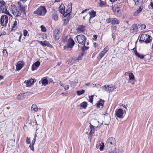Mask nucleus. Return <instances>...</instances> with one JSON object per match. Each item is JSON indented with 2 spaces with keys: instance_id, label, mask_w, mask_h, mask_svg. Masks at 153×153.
<instances>
[{
  "instance_id": "4d7b16f0",
  "label": "nucleus",
  "mask_w": 153,
  "mask_h": 153,
  "mask_svg": "<svg viewBox=\"0 0 153 153\" xmlns=\"http://www.w3.org/2000/svg\"><path fill=\"white\" fill-rule=\"evenodd\" d=\"M0 33H1V36L5 35L6 33L5 32H0Z\"/></svg>"
},
{
  "instance_id": "5701e85b",
  "label": "nucleus",
  "mask_w": 153,
  "mask_h": 153,
  "mask_svg": "<svg viewBox=\"0 0 153 153\" xmlns=\"http://www.w3.org/2000/svg\"><path fill=\"white\" fill-rule=\"evenodd\" d=\"M52 17L55 21H57L58 19V16L57 12L54 11L52 14Z\"/></svg>"
},
{
  "instance_id": "f8f14e48",
  "label": "nucleus",
  "mask_w": 153,
  "mask_h": 153,
  "mask_svg": "<svg viewBox=\"0 0 153 153\" xmlns=\"http://www.w3.org/2000/svg\"><path fill=\"white\" fill-rule=\"evenodd\" d=\"M130 30L131 33H136L138 31V27L136 25H133L131 27Z\"/></svg>"
},
{
  "instance_id": "6e6552de",
  "label": "nucleus",
  "mask_w": 153,
  "mask_h": 153,
  "mask_svg": "<svg viewBox=\"0 0 153 153\" xmlns=\"http://www.w3.org/2000/svg\"><path fill=\"white\" fill-rule=\"evenodd\" d=\"M75 42L74 40L71 38H69L67 42L66 45L64 47V49L66 48H72Z\"/></svg>"
},
{
  "instance_id": "052dcab7",
  "label": "nucleus",
  "mask_w": 153,
  "mask_h": 153,
  "mask_svg": "<svg viewBox=\"0 0 153 153\" xmlns=\"http://www.w3.org/2000/svg\"><path fill=\"white\" fill-rule=\"evenodd\" d=\"M90 128H92L93 127H94V128L95 127V126H93V125L91 124V123H90Z\"/></svg>"
},
{
  "instance_id": "c756f323",
  "label": "nucleus",
  "mask_w": 153,
  "mask_h": 153,
  "mask_svg": "<svg viewBox=\"0 0 153 153\" xmlns=\"http://www.w3.org/2000/svg\"><path fill=\"white\" fill-rule=\"evenodd\" d=\"M129 78L130 80H133L134 79V76L133 74L132 73H130L129 74Z\"/></svg>"
},
{
  "instance_id": "72a5a7b5",
  "label": "nucleus",
  "mask_w": 153,
  "mask_h": 153,
  "mask_svg": "<svg viewBox=\"0 0 153 153\" xmlns=\"http://www.w3.org/2000/svg\"><path fill=\"white\" fill-rule=\"evenodd\" d=\"M105 53L103 51H102L99 54V56L100 57V59H101L105 55Z\"/></svg>"
},
{
  "instance_id": "4c0bfd02",
  "label": "nucleus",
  "mask_w": 153,
  "mask_h": 153,
  "mask_svg": "<svg viewBox=\"0 0 153 153\" xmlns=\"http://www.w3.org/2000/svg\"><path fill=\"white\" fill-rule=\"evenodd\" d=\"M93 97L94 96L93 95H91L89 97V101L91 103H92L93 102Z\"/></svg>"
},
{
  "instance_id": "5fc2aeb1",
  "label": "nucleus",
  "mask_w": 153,
  "mask_h": 153,
  "mask_svg": "<svg viewBox=\"0 0 153 153\" xmlns=\"http://www.w3.org/2000/svg\"><path fill=\"white\" fill-rule=\"evenodd\" d=\"M22 36V34L20 35L19 36V39L18 40V41L20 42H21V38Z\"/></svg>"
},
{
  "instance_id": "b1692460",
  "label": "nucleus",
  "mask_w": 153,
  "mask_h": 153,
  "mask_svg": "<svg viewBox=\"0 0 153 153\" xmlns=\"http://www.w3.org/2000/svg\"><path fill=\"white\" fill-rule=\"evenodd\" d=\"M38 108L36 105L35 104L32 105L31 108V110L32 111L36 112L38 111Z\"/></svg>"
},
{
  "instance_id": "20e7f679",
  "label": "nucleus",
  "mask_w": 153,
  "mask_h": 153,
  "mask_svg": "<svg viewBox=\"0 0 153 153\" xmlns=\"http://www.w3.org/2000/svg\"><path fill=\"white\" fill-rule=\"evenodd\" d=\"M6 7L5 2L3 1H0V12L12 16L9 12L7 10Z\"/></svg>"
},
{
  "instance_id": "6ab92c4d",
  "label": "nucleus",
  "mask_w": 153,
  "mask_h": 153,
  "mask_svg": "<svg viewBox=\"0 0 153 153\" xmlns=\"http://www.w3.org/2000/svg\"><path fill=\"white\" fill-rule=\"evenodd\" d=\"M34 83V80L31 79H29L26 82V85L27 87H30Z\"/></svg>"
},
{
  "instance_id": "c85d7f7f",
  "label": "nucleus",
  "mask_w": 153,
  "mask_h": 153,
  "mask_svg": "<svg viewBox=\"0 0 153 153\" xmlns=\"http://www.w3.org/2000/svg\"><path fill=\"white\" fill-rule=\"evenodd\" d=\"M17 22L16 20L15 21L13 22V24L12 28L11 30H15L17 28Z\"/></svg>"
},
{
  "instance_id": "0eeeda50",
  "label": "nucleus",
  "mask_w": 153,
  "mask_h": 153,
  "mask_svg": "<svg viewBox=\"0 0 153 153\" xmlns=\"http://www.w3.org/2000/svg\"><path fill=\"white\" fill-rule=\"evenodd\" d=\"M116 144V140L113 137H109L106 141V145L107 146L111 147V146H115Z\"/></svg>"
},
{
  "instance_id": "680f3d73",
  "label": "nucleus",
  "mask_w": 153,
  "mask_h": 153,
  "mask_svg": "<svg viewBox=\"0 0 153 153\" xmlns=\"http://www.w3.org/2000/svg\"><path fill=\"white\" fill-rule=\"evenodd\" d=\"M72 3L70 2V3H69L68 4V5H69V6L70 7L71 6V7H72Z\"/></svg>"
},
{
  "instance_id": "3c124183",
  "label": "nucleus",
  "mask_w": 153,
  "mask_h": 153,
  "mask_svg": "<svg viewBox=\"0 0 153 153\" xmlns=\"http://www.w3.org/2000/svg\"><path fill=\"white\" fill-rule=\"evenodd\" d=\"M35 142H36V139L35 138H34L31 144H32L34 145V143H35Z\"/></svg>"
},
{
  "instance_id": "a19ab883",
  "label": "nucleus",
  "mask_w": 153,
  "mask_h": 153,
  "mask_svg": "<svg viewBox=\"0 0 153 153\" xmlns=\"http://www.w3.org/2000/svg\"><path fill=\"white\" fill-rule=\"evenodd\" d=\"M26 143L28 144H29L30 143V137H27L26 139Z\"/></svg>"
},
{
  "instance_id": "f03ea898",
  "label": "nucleus",
  "mask_w": 153,
  "mask_h": 153,
  "mask_svg": "<svg viewBox=\"0 0 153 153\" xmlns=\"http://www.w3.org/2000/svg\"><path fill=\"white\" fill-rule=\"evenodd\" d=\"M152 38L149 34H144L141 35L140 41H142L146 44L150 43L152 40Z\"/></svg>"
},
{
  "instance_id": "4be33fe9",
  "label": "nucleus",
  "mask_w": 153,
  "mask_h": 153,
  "mask_svg": "<svg viewBox=\"0 0 153 153\" xmlns=\"http://www.w3.org/2000/svg\"><path fill=\"white\" fill-rule=\"evenodd\" d=\"M143 8L142 7H140L133 14L134 16H137L142 11Z\"/></svg>"
},
{
  "instance_id": "1a4fd4ad",
  "label": "nucleus",
  "mask_w": 153,
  "mask_h": 153,
  "mask_svg": "<svg viewBox=\"0 0 153 153\" xmlns=\"http://www.w3.org/2000/svg\"><path fill=\"white\" fill-rule=\"evenodd\" d=\"M102 87L103 90L108 93L112 92L114 89L115 88V86L112 85H108L107 86L105 85Z\"/></svg>"
},
{
  "instance_id": "f704fd0d",
  "label": "nucleus",
  "mask_w": 153,
  "mask_h": 153,
  "mask_svg": "<svg viewBox=\"0 0 153 153\" xmlns=\"http://www.w3.org/2000/svg\"><path fill=\"white\" fill-rule=\"evenodd\" d=\"M104 146V143H101L100 145V151H102L103 150Z\"/></svg>"
},
{
  "instance_id": "0e129e2a",
  "label": "nucleus",
  "mask_w": 153,
  "mask_h": 153,
  "mask_svg": "<svg viewBox=\"0 0 153 153\" xmlns=\"http://www.w3.org/2000/svg\"><path fill=\"white\" fill-rule=\"evenodd\" d=\"M36 136H37L36 134H35V135H34V138H35V139H36Z\"/></svg>"
},
{
  "instance_id": "49530a36",
  "label": "nucleus",
  "mask_w": 153,
  "mask_h": 153,
  "mask_svg": "<svg viewBox=\"0 0 153 153\" xmlns=\"http://www.w3.org/2000/svg\"><path fill=\"white\" fill-rule=\"evenodd\" d=\"M69 86L68 85H67L66 86H65L64 87V89L66 90H68L69 88Z\"/></svg>"
},
{
  "instance_id": "774afa93",
  "label": "nucleus",
  "mask_w": 153,
  "mask_h": 153,
  "mask_svg": "<svg viewBox=\"0 0 153 153\" xmlns=\"http://www.w3.org/2000/svg\"><path fill=\"white\" fill-rule=\"evenodd\" d=\"M90 84V83H86V84H85V85H87V86H88V85H89Z\"/></svg>"
},
{
  "instance_id": "de8ad7c7",
  "label": "nucleus",
  "mask_w": 153,
  "mask_h": 153,
  "mask_svg": "<svg viewBox=\"0 0 153 153\" xmlns=\"http://www.w3.org/2000/svg\"><path fill=\"white\" fill-rule=\"evenodd\" d=\"M146 28V25L144 24H142L141 25V28L143 29H145Z\"/></svg>"
},
{
  "instance_id": "7ed1b4c3",
  "label": "nucleus",
  "mask_w": 153,
  "mask_h": 153,
  "mask_svg": "<svg viewBox=\"0 0 153 153\" xmlns=\"http://www.w3.org/2000/svg\"><path fill=\"white\" fill-rule=\"evenodd\" d=\"M10 11L15 17L19 16L21 15V11L19 8H17L14 4H12Z\"/></svg>"
},
{
  "instance_id": "c9c22d12",
  "label": "nucleus",
  "mask_w": 153,
  "mask_h": 153,
  "mask_svg": "<svg viewBox=\"0 0 153 153\" xmlns=\"http://www.w3.org/2000/svg\"><path fill=\"white\" fill-rule=\"evenodd\" d=\"M3 53L4 56H6L8 55V53L7 50L4 49L3 50Z\"/></svg>"
},
{
  "instance_id": "2f4dec72",
  "label": "nucleus",
  "mask_w": 153,
  "mask_h": 153,
  "mask_svg": "<svg viewBox=\"0 0 153 153\" xmlns=\"http://www.w3.org/2000/svg\"><path fill=\"white\" fill-rule=\"evenodd\" d=\"M64 7H62V8H61V7H59V12L61 14H64V13H65V7H64V9L63 8Z\"/></svg>"
},
{
  "instance_id": "393cba45",
  "label": "nucleus",
  "mask_w": 153,
  "mask_h": 153,
  "mask_svg": "<svg viewBox=\"0 0 153 153\" xmlns=\"http://www.w3.org/2000/svg\"><path fill=\"white\" fill-rule=\"evenodd\" d=\"M39 42L41 45H42L44 47L45 46H49V45L50 44L47 41H44L42 42V41H39Z\"/></svg>"
},
{
  "instance_id": "a18cd8bd",
  "label": "nucleus",
  "mask_w": 153,
  "mask_h": 153,
  "mask_svg": "<svg viewBox=\"0 0 153 153\" xmlns=\"http://www.w3.org/2000/svg\"><path fill=\"white\" fill-rule=\"evenodd\" d=\"M91 131L90 132L91 133H93L94 132V128L93 127L92 128H90Z\"/></svg>"
},
{
  "instance_id": "4468645a",
  "label": "nucleus",
  "mask_w": 153,
  "mask_h": 153,
  "mask_svg": "<svg viewBox=\"0 0 153 153\" xmlns=\"http://www.w3.org/2000/svg\"><path fill=\"white\" fill-rule=\"evenodd\" d=\"M61 36L59 31L58 30L55 33V34L53 36V38L55 40H57L60 38Z\"/></svg>"
},
{
  "instance_id": "bb28decb",
  "label": "nucleus",
  "mask_w": 153,
  "mask_h": 153,
  "mask_svg": "<svg viewBox=\"0 0 153 153\" xmlns=\"http://www.w3.org/2000/svg\"><path fill=\"white\" fill-rule=\"evenodd\" d=\"M134 53L135 55L137 56L141 59H143L144 57V56L143 54L138 53L137 51H134Z\"/></svg>"
},
{
  "instance_id": "9b49d317",
  "label": "nucleus",
  "mask_w": 153,
  "mask_h": 153,
  "mask_svg": "<svg viewBox=\"0 0 153 153\" xmlns=\"http://www.w3.org/2000/svg\"><path fill=\"white\" fill-rule=\"evenodd\" d=\"M25 64V63L23 61L19 62L16 65V69L17 71L20 70L23 67Z\"/></svg>"
},
{
  "instance_id": "423d86ee",
  "label": "nucleus",
  "mask_w": 153,
  "mask_h": 153,
  "mask_svg": "<svg viewBox=\"0 0 153 153\" xmlns=\"http://www.w3.org/2000/svg\"><path fill=\"white\" fill-rule=\"evenodd\" d=\"M78 43L82 45H85V37L83 35H77L76 37Z\"/></svg>"
},
{
  "instance_id": "e433bc0d",
  "label": "nucleus",
  "mask_w": 153,
  "mask_h": 153,
  "mask_svg": "<svg viewBox=\"0 0 153 153\" xmlns=\"http://www.w3.org/2000/svg\"><path fill=\"white\" fill-rule=\"evenodd\" d=\"M41 30L43 32H45L46 31V29L45 27L43 25H42L41 26Z\"/></svg>"
},
{
  "instance_id": "79ce46f5",
  "label": "nucleus",
  "mask_w": 153,
  "mask_h": 153,
  "mask_svg": "<svg viewBox=\"0 0 153 153\" xmlns=\"http://www.w3.org/2000/svg\"><path fill=\"white\" fill-rule=\"evenodd\" d=\"M33 145H34L31 144L29 146V147H30V149L31 150L33 151H34V148Z\"/></svg>"
},
{
  "instance_id": "473e14b6",
  "label": "nucleus",
  "mask_w": 153,
  "mask_h": 153,
  "mask_svg": "<svg viewBox=\"0 0 153 153\" xmlns=\"http://www.w3.org/2000/svg\"><path fill=\"white\" fill-rule=\"evenodd\" d=\"M42 84L45 86L48 84V81L47 79H43L42 82Z\"/></svg>"
},
{
  "instance_id": "c03bdc74",
  "label": "nucleus",
  "mask_w": 153,
  "mask_h": 153,
  "mask_svg": "<svg viewBox=\"0 0 153 153\" xmlns=\"http://www.w3.org/2000/svg\"><path fill=\"white\" fill-rule=\"evenodd\" d=\"M27 33H28V32L27 31V30H24V33H23L24 36H26L27 35Z\"/></svg>"
},
{
  "instance_id": "cd10ccee",
  "label": "nucleus",
  "mask_w": 153,
  "mask_h": 153,
  "mask_svg": "<svg viewBox=\"0 0 153 153\" xmlns=\"http://www.w3.org/2000/svg\"><path fill=\"white\" fill-rule=\"evenodd\" d=\"M87 104L85 102H84L80 104V106L81 108L85 109L87 107Z\"/></svg>"
},
{
  "instance_id": "ea45409f",
  "label": "nucleus",
  "mask_w": 153,
  "mask_h": 153,
  "mask_svg": "<svg viewBox=\"0 0 153 153\" xmlns=\"http://www.w3.org/2000/svg\"><path fill=\"white\" fill-rule=\"evenodd\" d=\"M111 18H110L107 19L106 20V22L108 23H111Z\"/></svg>"
},
{
  "instance_id": "bf43d9fd",
  "label": "nucleus",
  "mask_w": 153,
  "mask_h": 153,
  "mask_svg": "<svg viewBox=\"0 0 153 153\" xmlns=\"http://www.w3.org/2000/svg\"><path fill=\"white\" fill-rule=\"evenodd\" d=\"M150 6L152 7L153 8V2H152L150 3Z\"/></svg>"
},
{
  "instance_id": "dca6fc26",
  "label": "nucleus",
  "mask_w": 153,
  "mask_h": 153,
  "mask_svg": "<svg viewBox=\"0 0 153 153\" xmlns=\"http://www.w3.org/2000/svg\"><path fill=\"white\" fill-rule=\"evenodd\" d=\"M89 14L90 16V18L89 19V22H90L91 21V19L92 18L96 16V13L94 10H93L89 13Z\"/></svg>"
},
{
  "instance_id": "f3484780",
  "label": "nucleus",
  "mask_w": 153,
  "mask_h": 153,
  "mask_svg": "<svg viewBox=\"0 0 153 153\" xmlns=\"http://www.w3.org/2000/svg\"><path fill=\"white\" fill-rule=\"evenodd\" d=\"M72 10V7H70L67 10L66 12H65V13H64L63 16L65 17L67 16L68 15L69 16L70 15V13Z\"/></svg>"
},
{
  "instance_id": "ddd939ff",
  "label": "nucleus",
  "mask_w": 153,
  "mask_h": 153,
  "mask_svg": "<svg viewBox=\"0 0 153 153\" xmlns=\"http://www.w3.org/2000/svg\"><path fill=\"white\" fill-rule=\"evenodd\" d=\"M104 103V101L102 99H100L99 102L96 104V106L97 108H102L103 106Z\"/></svg>"
},
{
  "instance_id": "7c9ffc66",
  "label": "nucleus",
  "mask_w": 153,
  "mask_h": 153,
  "mask_svg": "<svg viewBox=\"0 0 153 153\" xmlns=\"http://www.w3.org/2000/svg\"><path fill=\"white\" fill-rule=\"evenodd\" d=\"M85 91L84 90H82L81 91H77V93L78 95H80L84 93Z\"/></svg>"
},
{
  "instance_id": "58836bf2",
  "label": "nucleus",
  "mask_w": 153,
  "mask_h": 153,
  "mask_svg": "<svg viewBox=\"0 0 153 153\" xmlns=\"http://www.w3.org/2000/svg\"><path fill=\"white\" fill-rule=\"evenodd\" d=\"M108 47L107 46H106L102 51H103L105 53H106L108 51Z\"/></svg>"
},
{
  "instance_id": "13d9d810",
  "label": "nucleus",
  "mask_w": 153,
  "mask_h": 153,
  "mask_svg": "<svg viewBox=\"0 0 153 153\" xmlns=\"http://www.w3.org/2000/svg\"><path fill=\"white\" fill-rule=\"evenodd\" d=\"M117 1V0H110V1L112 3H114L115 1Z\"/></svg>"
},
{
  "instance_id": "8fccbe9b",
  "label": "nucleus",
  "mask_w": 153,
  "mask_h": 153,
  "mask_svg": "<svg viewBox=\"0 0 153 153\" xmlns=\"http://www.w3.org/2000/svg\"><path fill=\"white\" fill-rule=\"evenodd\" d=\"M88 10V9H85V10H83V11H82L81 13V14H82V13H84L87 12Z\"/></svg>"
},
{
  "instance_id": "09e8293b",
  "label": "nucleus",
  "mask_w": 153,
  "mask_h": 153,
  "mask_svg": "<svg viewBox=\"0 0 153 153\" xmlns=\"http://www.w3.org/2000/svg\"><path fill=\"white\" fill-rule=\"evenodd\" d=\"M94 38L93 40H96L97 38V35H94L93 36Z\"/></svg>"
},
{
  "instance_id": "37998d69",
  "label": "nucleus",
  "mask_w": 153,
  "mask_h": 153,
  "mask_svg": "<svg viewBox=\"0 0 153 153\" xmlns=\"http://www.w3.org/2000/svg\"><path fill=\"white\" fill-rule=\"evenodd\" d=\"M91 86H93V87H95L97 88H98V86H100V85L99 84L97 85L96 84H93L92 85V84H91Z\"/></svg>"
},
{
  "instance_id": "aec40b11",
  "label": "nucleus",
  "mask_w": 153,
  "mask_h": 153,
  "mask_svg": "<svg viewBox=\"0 0 153 153\" xmlns=\"http://www.w3.org/2000/svg\"><path fill=\"white\" fill-rule=\"evenodd\" d=\"M111 24L112 25L118 24L120 23V21L115 18H111Z\"/></svg>"
},
{
  "instance_id": "69168bd1",
  "label": "nucleus",
  "mask_w": 153,
  "mask_h": 153,
  "mask_svg": "<svg viewBox=\"0 0 153 153\" xmlns=\"http://www.w3.org/2000/svg\"><path fill=\"white\" fill-rule=\"evenodd\" d=\"M3 78V77L2 76L0 75V79H2Z\"/></svg>"
},
{
  "instance_id": "864d4df0",
  "label": "nucleus",
  "mask_w": 153,
  "mask_h": 153,
  "mask_svg": "<svg viewBox=\"0 0 153 153\" xmlns=\"http://www.w3.org/2000/svg\"><path fill=\"white\" fill-rule=\"evenodd\" d=\"M100 5L101 7H103L104 6V4L101 2L100 4Z\"/></svg>"
},
{
  "instance_id": "6e6d98bb",
  "label": "nucleus",
  "mask_w": 153,
  "mask_h": 153,
  "mask_svg": "<svg viewBox=\"0 0 153 153\" xmlns=\"http://www.w3.org/2000/svg\"><path fill=\"white\" fill-rule=\"evenodd\" d=\"M82 54L81 55H79V56L78 57V58L77 59L78 60H80V59L81 58H82Z\"/></svg>"
},
{
  "instance_id": "603ef678",
  "label": "nucleus",
  "mask_w": 153,
  "mask_h": 153,
  "mask_svg": "<svg viewBox=\"0 0 153 153\" xmlns=\"http://www.w3.org/2000/svg\"><path fill=\"white\" fill-rule=\"evenodd\" d=\"M137 1L140 3H142L143 2V0H137Z\"/></svg>"
},
{
  "instance_id": "e2e57ef3",
  "label": "nucleus",
  "mask_w": 153,
  "mask_h": 153,
  "mask_svg": "<svg viewBox=\"0 0 153 153\" xmlns=\"http://www.w3.org/2000/svg\"><path fill=\"white\" fill-rule=\"evenodd\" d=\"M60 1V0H55V2H59Z\"/></svg>"
},
{
  "instance_id": "a211bd4d",
  "label": "nucleus",
  "mask_w": 153,
  "mask_h": 153,
  "mask_svg": "<svg viewBox=\"0 0 153 153\" xmlns=\"http://www.w3.org/2000/svg\"><path fill=\"white\" fill-rule=\"evenodd\" d=\"M40 62H39L37 61L35 62L34 65H33L32 66V71L35 70L36 68V67H38L40 65Z\"/></svg>"
},
{
  "instance_id": "9d476101",
  "label": "nucleus",
  "mask_w": 153,
  "mask_h": 153,
  "mask_svg": "<svg viewBox=\"0 0 153 153\" xmlns=\"http://www.w3.org/2000/svg\"><path fill=\"white\" fill-rule=\"evenodd\" d=\"M116 116L118 117L121 118L123 117V110L122 109L120 108L117 110L116 111Z\"/></svg>"
},
{
  "instance_id": "2eb2a0df",
  "label": "nucleus",
  "mask_w": 153,
  "mask_h": 153,
  "mask_svg": "<svg viewBox=\"0 0 153 153\" xmlns=\"http://www.w3.org/2000/svg\"><path fill=\"white\" fill-rule=\"evenodd\" d=\"M85 29V27L83 25H79L76 28V30L77 32H83Z\"/></svg>"
},
{
  "instance_id": "338daca9",
  "label": "nucleus",
  "mask_w": 153,
  "mask_h": 153,
  "mask_svg": "<svg viewBox=\"0 0 153 153\" xmlns=\"http://www.w3.org/2000/svg\"><path fill=\"white\" fill-rule=\"evenodd\" d=\"M94 45L95 46V47H96V45H97V43H96V42L95 43H94Z\"/></svg>"
},
{
  "instance_id": "a878e982",
  "label": "nucleus",
  "mask_w": 153,
  "mask_h": 153,
  "mask_svg": "<svg viewBox=\"0 0 153 153\" xmlns=\"http://www.w3.org/2000/svg\"><path fill=\"white\" fill-rule=\"evenodd\" d=\"M69 21V19L68 17H63V25L66 26Z\"/></svg>"
},
{
  "instance_id": "f257e3e1",
  "label": "nucleus",
  "mask_w": 153,
  "mask_h": 153,
  "mask_svg": "<svg viewBox=\"0 0 153 153\" xmlns=\"http://www.w3.org/2000/svg\"><path fill=\"white\" fill-rule=\"evenodd\" d=\"M47 12V10L45 7L42 6L39 7L36 10L34 11L33 13L39 16H45Z\"/></svg>"
},
{
  "instance_id": "412c9836",
  "label": "nucleus",
  "mask_w": 153,
  "mask_h": 153,
  "mask_svg": "<svg viewBox=\"0 0 153 153\" xmlns=\"http://www.w3.org/2000/svg\"><path fill=\"white\" fill-rule=\"evenodd\" d=\"M83 46L81 48V49L82 51V56H83L86 54V53L85 52V51H86L88 49L89 47H86L85 46V45H83Z\"/></svg>"
},
{
  "instance_id": "39448f33",
  "label": "nucleus",
  "mask_w": 153,
  "mask_h": 153,
  "mask_svg": "<svg viewBox=\"0 0 153 153\" xmlns=\"http://www.w3.org/2000/svg\"><path fill=\"white\" fill-rule=\"evenodd\" d=\"M8 22V17L7 16L5 15H3L0 18V24L3 27L6 26Z\"/></svg>"
}]
</instances>
